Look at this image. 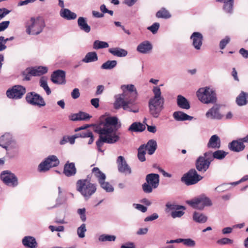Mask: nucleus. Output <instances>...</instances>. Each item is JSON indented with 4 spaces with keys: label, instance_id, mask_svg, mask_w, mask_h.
<instances>
[{
    "label": "nucleus",
    "instance_id": "64",
    "mask_svg": "<svg viewBox=\"0 0 248 248\" xmlns=\"http://www.w3.org/2000/svg\"><path fill=\"white\" fill-rule=\"evenodd\" d=\"M133 205L135 207V208L142 212V213H145L147 211V208L146 207L140 204H134Z\"/></svg>",
    "mask_w": 248,
    "mask_h": 248
},
{
    "label": "nucleus",
    "instance_id": "2",
    "mask_svg": "<svg viewBox=\"0 0 248 248\" xmlns=\"http://www.w3.org/2000/svg\"><path fill=\"white\" fill-rule=\"evenodd\" d=\"M153 92L154 96L148 102L149 112L153 117L157 118L164 109L165 100L161 96V90L159 87H154Z\"/></svg>",
    "mask_w": 248,
    "mask_h": 248
},
{
    "label": "nucleus",
    "instance_id": "35",
    "mask_svg": "<svg viewBox=\"0 0 248 248\" xmlns=\"http://www.w3.org/2000/svg\"><path fill=\"white\" fill-rule=\"evenodd\" d=\"M108 52L113 55L119 57H125L127 55V51L126 50L120 47L109 48Z\"/></svg>",
    "mask_w": 248,
    "mask_h": 248
},
{
    "label": "nucleus",
    "instance_id": "17",
    "mask_svg": "<svg viewBox=\"0 0 248 248\" xmlns=\"http://www.w3.org/2000/svg\"><path fill=\"white\" fill-rule=\"evenodd\" d=\"M116 163L117 164L118 170L119 172L125 174H130L131 169L127 163L125 158L123 156H119L117 157Z\"/></svg>",
    "mask_w": 248,
    "mask_h": 248
},
{
    "label": "nucleus",
    "instance_id": "60",
    "mask_svg": "<svg viewBox=\"0 0 248 248\" xmlns=\"http://www.w3.org/2000/svg\"><path fill=\"white\" fill-rule=\"evenodd\" d=\"M49 229L51 231V232H53L54 231L57 232H63L64 231V228L63 226H59L57 227H55L54 226L50 225L49 226Z\"/></svg>",
    "mask_w": 248,
    "mask_h": 248
},
{
    "label": "nucleus",
    "instance_id": "3",
    "mask_svg": "<svg viewBox=\"0 0 248 248\" xmlns=\"http://www.w3.org/2000/svg\"><path fill=\"white\" fill-rule=\"evenodd\" d=\"M0 146L6 150V156L9 158H13L18 154L19 146L9 133H6L0 137Z\"/></svg>",
    "mask_w": 248,
    "mask_h": 248
},
{
    "label": "nucleus",
    "instance_id": "5",
    "mask_svg": "<svg viewBox=\"0 0 248 248\" xmlns=\"http://www.w3.org/2000/svg\"><path fill=\"white\" fill-rule=\"evenodd\" d=\"M115 100L114 102V108L118 109L121 108L124 110L134 113H138L139 111L138 108L135 106V103L133 100H130L127 97L122 93L116 95Z\"/></svg>",
    "mask_w": 248,
    "mask_h": 248
},
{
    "label": "nucleus",
    "instance_id": "41",
    "mask_svg": "<svg viewBox=\"0 0 248 248\" xmlns=\"http://www.w3.org/2000/svg\"><path fill=\"white\" fill-rule=\"evenodd\" d=\"M156 16L158 18L168 19L171 17V15L165 8H162L156 12Z\"/></svg>",
    "mask_w": 248,
    "mask_h": 248
},
{
    "label": "nucleus",
    "instance_id": "58",
    "mask_svg": "<svg viewBox=\"0 0 248 248\" xmlns=\"http://www.w3.org/2000/svg\"><path fill=\"white\" fill-rule=\"evenodd\" d=\"M184 214L185 212L183 211H172L171 213V216L172 217L175 218L176 217H181L184 215Z\"/></svg>",
    "mask_w": 248,
    "mask_h": 248
},
{
    "label": "nucleus",
    "instance_id": "50",
    "mask_svg": "<svg viewBox=\"0 0 248 248\" xmlns=\"http://www.w3.org/2000/svg\"><path fill=\"white\" fill-rule=\"evenodd\" d=\"M160 27V24L158 22L153 23L151 26L147 28V29L152 32L153 34H155Z\"/></svg>",
    "mask_w": 248,
    "mask_h": 248
},
{
    "label": "nucleus",
    "instance_id": "61",
    "mask_svg": "<svg viewBox=\"0 0 248 248\" xmlns=\"http://www.w3.org/2000/svg\"><path fill=\"white\" fill-rule=\"evenodd\" d=\"M10 24L9 21H4L0 23V32L6 29Z\"/></svg>",
    "mask_w": 248,
    "mask_h": 248
},
{
    "label": "nucleus",
    "instance_id": "27",
    "mask_svg": "<svg viewBox=\"0 0 248 248\" xmlns=\"http://www.w3.org/2000/svg\"><path fill=\"white\" fill-rule=\"evenodd\" d=\"M91 116L88 113L79 111L78 113L71 114L70 117V120L73 121H85L89 119Z\"/></svg>",
    "mask_w": 248,
    "mask_h": 248
},
{
    "label": "nucleus",
    "instance_id": "26",
    "mask_svg": "<svg viewBox=\"0 0 248 248\" xmlns=\"http://www.w3.org/2000/svg\"><path fill=\"white\" fill-rule=\"evenodd\" d=\"M23 245L28 248H36L37 243L34 237L30 236H25L22 241Z\"/></svg>",
    "mask_w": 248,
    "mask_h": 248
},
{
    "label": "nucleus",
    "instance_id": "18",
    "mask_svg": "<svg viewBox=\"0 0 248 248\" xmlns=\"http://www.w3.org/2000/svg\"><path fill=\"white\" fill-rule=\"evenodd\" d=\"M192 44L196 50H200L202 45L203 37L202 34L199 32H194L190 37Z\"/></svg>",
    "mask_w": 248,
    "mask_h": 248
},
{
    "label": "nucleus",
    "instance_id": "43",
    "mask_svg": "<svg viewBox=\"0 0 248 248\" xmlns=\"http://www.w3.org/2000/svg\"><path fill=\"white\" fill-rule=\"evenodd\" d=\"M108 46L109 45L107 42L99 40H95L93 44V48L95 49L107 48Z\"/></svg>",
    "mask_w": 248,
    "mask_h": 248
},
{
    "label": "nucleus",
    "instance_id": "30",
    "mask_svg": "<svg viewBox=\"0 0 248 248\" xmlns=\"http://www.w3.org/2000/svg\"><path fill=\"white\" fill-rule=\"evenodd\" d=\"M144 145V149L147 151L149 155L154 154L157 149V145L156 141L154 140H150L146 144H142Z\"/></svg>",
    "mask_w": 248,
    "mask_h": 248
},
{
    "label": "nucleus",
    "instance_id": "8",
    "mask_svg": "<svg viewBox=\"0 0 248 248\" xmlns=\"http://www.w3.org/2000/svg\"><path fill=\"white\" fill-rule=\"evenodd\" d=\"M45 26L44 20L31 17L26 26V32L28 34L38 35L42 31Z\"/></svg>",
    "mask_w": 248,
    "mask_h": 248
},
{
    "label": "nucleus",
    "instance_id": "40",
    "mask_svg": "<svg viewBox=\"0 0 248 248\" xmlns=\"http://www.w3.org/2000/svg\"><path fill=\"white\" fill-rule=\"evenodd\" d=\"M92 173L97 178L98 182L100 180H105L106 176L105 173L102 172L97 167H94L92 169Z\"/></svg>",
    "mask_w": 248,
    "mask_h": 248
},
{
    "label": "nucleus",
    "instance_id": "55",
    "mask_svg": "<svg viewBox=\"0 0 248 248\" xmlns=\"http://www.w3.org/2000/svg\"><path fill=\"white\" fill-rule=\"evenodd\" d=\"M183 244L187 247L193 248L195 247L196 243L195 241L190 238H186L185 239Z\"/></svg>",
    "mask_w": 248,
    "mask_h": 248
},
{
    "label": "nucleus",
    "instance_id": "32",
    "mask_svg": "<svg viewBox=\"0 0 248 248\" xmlns=\"http://www.w3.org/2000/svg\"><path fill=\"white\" fill-rule=\"evenodd\" d=\"M78 25L81 31L86 33L91 31V27L87 24L86 18L84 17H79L78 19Z\"/></svg>",
    "mask_w": 248,
    "mask_h": 248
},
{
    "label": "nucleus",
    "instance_id": "28",
    "mask_svg": "<svg viewBox=\"0 0 248 248\" xmlns=\"http://www.w3.org/2000/svg\"><path fill=\"white\" fill-rule=\"evenodd\" d=\"M60 16L66 20H74L77 17V14L67 8L62 9L60 11Z\"/></svg>",
    "mask_w": 248,
    "mask_h": 248
},
{
    "label": "nucleus",
    "instance_id": "51",
    "mask_svg": "<svg viewBox=\"0 0 248 248\" xmlns=\"http://www.w3.org/2000/svg\"><path fill=\"white\" fill-rule=\"evenodd\" d=\"M230 38L228 36H225L219 42V48L220 49H223L226 45L230 42Z\"/></svg>",
    "mask_w": 248,
    "mask_h": 248
},
{
    "label": "nucleus",
    "instance_id": "36",
    "mask_svg": "<svg viewBox=\"0 0 248 248\" xmlns=\"http://www.w3.org/2000/svg\"><path fill=\"white\" fill-rule=\"evenodd\" d=\"M208 217L204 214L194 212L193 214V220L199 223H204L207 220Z\"/></svg>",
    "mask_w": 248,
    "mask_h": 248
},
{
    "label": "nucleus",
    "instance_id": "4",
    "mask_svg": "<svg viewBox=\"0 0 248 248\" xmlns=\"http://www.w3.org/2000/svg\"><path fill=\"white\" fill-rule=\"evenodd\" d=\"M89 175L86 179H79L76 183V189L86 200H89L97 189L96 184L91 183Z\"/></svg>",
    "mask_w": 248,
    "mask_h": 248
},
{
    "label": "nucleus",
    "instance_id": "1",
    "mask_svg": "<svg viewBox=\"0 0 248 248\" xmlns=\"http://www.w3.org/2000/svg\"><path fill=\"white\" fill-rule=\"evenodd\" d=\"M121 126V124L118 122V119L116 116L108 117L105 119V123L95 126L94 131L99 135L96 142L98 151L104 152L101 147L104 143L113 144L119 141L120 135L116 132Z\"/></svg>",
    "mask_w": 248,
    "mask_h": 248
},
{
    "label": "nucleus",
    "instance_id": "25",
    "mask_svg": "<svg viewBox=\"0 0 248 248\" xmlns=\"http://www.w3.org/2000/svg\"><path fill=\"white\" fill-rule=\"evenodd\" d=\"M172 116L177 121H191L193 119V117L189 116L181 111L174 112Z\"/></svg>",
    "mask_w": 248,
    "mask_h": 248
},
{
    "label": "nucleus",
    "instance_id": "34",
    "mask_svg": "<svg viewBox=\"0 0 248 248\" xmlns=\"http://www.w3.org/2000/svg\"><path fill=\"white\" fill-rule=\"evenodd\" d=\"M145 128V124L140 122H134L131 124L128 130L131 132H141L144 131Z\"/></svg>",
    "mask_w": 248,
    "mask_h": 248
},
{
    "label": "nucleus",
    "instance_id": "42",
    "mask_svg": "<svg viewBox=\"0 0 248 248\" xmlns=\"http://www.w3.org/2000/svg\"><path fill=\"white\" fill-rule=\"evenodd\" d=\"M101 187L107 192H112L114 191V188L108 182L105 180H100L98 182Z\"/></svg>",
    "mask_w": 248,
    "mask_h": 248
},
{
    "label": "nucleus",
    "instance_id": "22",
    "mask_svg": "<svg viewBox=\"0 0 248 248\" xmlns=\"http://www.w3.org/2000/svg\"><path fill=\"white\" fill-rule=\"evenodd\" d=\"M77 173V169L73 162H66L63 167V173L67 177L74 176Z\"/></svg>",
    "mask_w": 248,
    "mask_h": 248
},
{
    "label": "nucleus",
    "instance_id": "9",
    "mask_svg": "<svg viewBox=\"0 0 248 248\" xmlns=\"http://www.w3.org/2000/svg\"><path fill=\"white\" fill-rule=\"evenodd\" d=\"M186 203L193 208L199 210H203L204 207L210 206L212 204L211 200L204 195L187 201Z\"/></svg>",
    "mask_w": 248,
    "mask_h": 248
},
{
    "label": "nucleus",
    "instance_id": "14",
    "mask_svg": "<svg viewBox=\"0 0 248 248\" xmlns=\"http://www.w3.org/2000/svg\"><path fill=\"white\" fill-rule=\"evenodd\" d=\"M26 93V88L21 85H15L6 92L7 97L11 99H21Z\"/></svg>",
    "mask_w": 248,
    "mask_h": 248
},
{
    "label": "nucleus",
    "instance_id": "31",
    "mask_svg": "<svg viewBox=\"0 0 248 248\" xmlns=\"http://www.w3.org/2000/svg\"><path fill=\"white\" fill-rule=\"evenodd\" d=\"M48 69L46 66H38L31 68V72L32 76H40L47 73Z\"/></svg>",
    "mask_w": 248,
    "mask_h": 248
},
{
    "label": "nucleus",
    "instance_id": "37",
    "mask_svg": "<svg viewBox=\"0 0 248 248\" xmlns=\"http://www.w3.org/2000/svg\"><path fill=\"white\" fill-rule=\"evenodd\" d=\"M98 60V56L95 52H90L86 54L82 62L85 63H90L96 62Z\"/></svg>",
    "mask_w": 248,
    "mask_h": 248
},
{
    "label": "nucleus",
    "instance_id": "45",
    "mask_svg": "<svg viewBox=\"0 0 248 248\" xmlns=\"http://www.w3.org/2000/svg\"><path fill=\"white\" fill-rule=\"evenodd\" d=\"M115 239L116 236L115 235L106 234H101L98 237V240L100 242H111L114 241Z\"/></svg>",
    "mask_w": 248,
    "mask_h": 248
},
{
    "label": "nucleus",
    "instance_id": "49",
    "mask_svg": "<svg viewBox=\"0 0 248 248\" xmlns=\"http://www.w3.org/2000/svg\"><path fill=\"white\" fill-rule=\"evenodd\" d=\"M202 157H204L205 160L208 161L210 164H211V162L214 159V157H213V152L211 151H208L204 153Z\"/></svg>",
    "mask_w": 248,
    "mask_h": 248
},
{
    "label": "nucleus",
    "instance_id": "15",
    "mask_svg": "<svg viewBox=\"0 0 248 248\" xmlns=\"http://www.w3.org/2000/svg\"><path fill=\"white\" fill-rule=\"evenodd\" d=\"M121 88L123 91L122 94L135 103L138 97V92L135 86L133 84L123 85Z\"/></svg>",
    "mask_w": 248,
    "mask_h": 248
},
{
    "label": "nucleus",
    "instance_id": "59",
    "mask_svg": "<svg viewBox=\"0 0 248 248\" xmlns=\"http://www.w3.org/2000/svg\"><path fill=\"white\" fill-rule=\"evenodd\" d=\"M158 218V215L156 213H154L152 215L147 217L144 218V221H152Z\"/></svg>",
    "mask_w": 248,
    "mask_h": 248
},
{
    "label": "nucleus",
    "instance_id": "62",
    "mask_svg": "<svg viewBox=\"0 0 248 248\" xmlns=\"http://www.w3.org/2000/svg\"><path fill=\"white\" fill-rule=\"evenodd\" d=\"M10 11L6 8H3L0 9V20L3 18L5 16L8 15Z\"/></svg>",
    "mask_w": 248,
    "mask_h": 248
},
{
    "label": "nucleus",
    "instance_id": "52",
    "mask_svg": "<svg viewBox=\"0 0 248 248\" xmlns=\"http://www.w3.org/2000/svg\"><path fill=\"white\" fill-rule=\"evenodd\" d=\"M232 243L233 241L232 239L226 237L220 239L217 241V243L219 245L231 244Z\"/></svg>",
    "mask_w": 248,
    "mask_h": 248
},
{
    "label": "nucleus",
    "instance_id": "20",
    "mask_svg": "<svg viewBox=\"0 0 248 248\" xmlns=\"http://www.w3.org/2000/svg\"><path fill=\"white\" fill-rule=\"evenodd\" d=\"M196 167L197 170L201 172H205L209 168L210 164L204 159L202 156H200L196 160Z\"/></svg>",
    "mask_w": 248,
    "mask_h": 248
},
{
    "label": "nucleus",
    "instance_id": "21",
    "mask_svg": "<svg viewBox=\"0 0 248 248\" xmlns=\"http://www.w3.org/2000/svg\"><path fill=\"white\" fill-rule=\"evenodd\" d=\"M228 148L230 150L235 152H240L243 151L245 148V145L244 143L240 140L239 139L236 140H233L228 144Z\"/></svg>",
    "mask_w": 248,
    "mask_h": 248
},
{
    "label": "nucleus",
    "instance_id": "24",
    "mask_svg": "<svg viewBox=\"0 0 248 248\" xmlns=\"http://www.w3.org/2000/svg\"><path fill=\"white\" fill-rule=\"evenodd\" d=\"M153 48L152 44L149 41L140 43L137 47V50L142 54L148 53Z\"/></svg>",
    "mask_w": 248,
    "mask_h": 248
},
{
    "label": "nucleus",
    "instance_id": "13",
    "mask_svg": "<svg viewBox=\"0 0 248 248\" xmlns=\"http://www.w3.org/2000/svg\"><path fill=\"white\" fill-rule=\"evenodd\" d=\"M0 179L4 184L13 187L16 186L18 179L16 175L9 170H4L0 174Z\"/></svg>",
    "mask_w": 248,
    "mask_h": 248
},
{
    "label": "nucleus",
    "instance_id": "38",
    "mask_svg": "<svg viewBox=\"0 0 248 248\" xmlns=\"http://www.w3.org/2000/svg\"><path fill=\"white\" fill-rule=\"evenodd\" d=\"M234 0H225L223 3V10L229 14H232L233 10Z\"/></svg>",
    "mask_w": 248,
    "mask_h": 248
},
{
    "label": "nucleus",
    "instance_id": "63",
    "mask_svg": "<svg viewBox=\"0 0 248 248\" xmlns=\"http://www.w3.org/2000/svg\"><path fill=\"white\" fill-rule=\"evenodd\" d=\"M80 96V93L78 89L75 88L71 92V96L74 99H77Z\"/></svg>",
    "mask_w": 248,
    "mask_h": 248
},
{
    "label": "nucleus",
    "instance_id": "46",
    "mask_svg": "<svg viewBox=\"0 0 248 248\" xmlns=\"http://www.w3.org/2000/svg\"><path fill=\"white\" fill-rule=\"evenodd\" d=\"M228 153L223 150H217L213 152L214 159L222 160L228 155Z\"/></svg>",
    "mask_w": 248,
    "mask_h": 248
},
{
    "label": "nucleus",
    "instance_id": "57",
    "mask_svg": "<svg viewBox=\"0 0 248 248\" xmlns=\"http://www.w3.org/2000/svg\"><path fill=\"white\" fill-rule=\"evenodd\" d=\"M31 68H28L25 71L22 72V75L24 77V79L27 81H29L31 79V77L32 74L30 73Z\"/></svg>",
    "mask_w": 248,
    "mask_h": 248
},
{
    "label": "nucleus",
    "instance_id": "16",
    "mask_svg": "<svg viewBox=\"0 0 248 248\" xmlns=\"http://www.w3.org/2000/svg\"><path fill=\"white\" fill-rule=\"evenodd\" d=\"M65 72L62 70H57L53 72L51 75V80L57 84H65L66 83Z\"/></svg>",
    "mask_w": 248,
    "mask_h": 248
},
{
    "label": "nucleus",
    "instance_id": "10",
    "mask_svg": "<svg viewBox=\"0 0 248 248\" xmlns=\"http://www.w3.org/2000/svg\"><path fill=\"white\" fill-rule=\"evenodd\" d=\"M202 178L203 177L198 174L194 169H192L184 174L181 181L186 186H191L197 184Z\"/></svg>",
    "mask_w": 248,
    "mask_h": 248
},
{
    "label": "nucleus",
    "instance_id": "29",
    "mask_svg": "<svg viewBox=\"0 0 248 248\" xmlns=\"http://www.w3.org/2000/svg\"><path fill=\"white\" fill-rule=\"evenodd\" d=\"M177 105L181 108L189 109L190 105L188 100L182 95H178L177 97Z\"/></svg>",
    "mask_w": 248,
    "mask_h": 248
},
{
    "label": "nucleus",
    "instance_id": "7",
    "mask_svg": "<svg viewBox=\"0 0 248 248\" xmlns=\"http://www.w3.org/2000/svg\"><path fill=\"white\" fill-rule=\"evenodd\" d=\"M146 182L142 184V188L145 193H150L153 188H156L159 184V175L156 173H150L146 176Z\"/></svg>",
    "mask_w": 248,
    "mask_h": 248
},
{
    "label": "nucleus",
    "instance_id": "53",
    "mask_svg": "<svg viewBox=\"0 0 248 248\" xmlns=\"http://www.w3.org/2000/svg\"><path fill=\"white\" fill-rule=\"evenodd\" d=\"M105 123L104 121H101L98 124H85L83 126H81L80 127H78L75 129V132H78L79 131L82 130H85L87 128H89L91 126H93L94 127V129L95 128V126L97 125H99L101 123Z\"/></svg>",
    "mask_w": 248,
    "mask_h": 248
},
{
    "label": "nucleus",
    "instance_id": "56",
    "mask_svg": "<svg viewBox=\"0 0 248 248\" xmlns=\"http://www.w3.org/2000/svg\"><path fill=\"white\" fill-rule=\"evenodd\" d=\"M92 131L90 130H87L86 131L81 132L78 133L76 134L78 138H85L89 137V136H91Z\"/></svg>",
    "mask_w": 248,
    "mask_h": 248
},
{
    "label": "nucleus",
    "instance_id": "47",
    "mask_svg": "<svg viewBox=\"0 0 248 248\" xmlns=\"http://www.w3.org/2000/svg\"><path fill=\"white\" fill-rule=\"evenodd\" d=\"M143 147L144 145H140L138 150V157L141 162H143L146 160L145 156L146 150L144 149Z\"/></svg>",
    "mask_w": 248,
    "mask_h": 248
},
{
    "label": "nucleus",
    "instance_id": "19",
    "mask_svg": "<svg viewBox=\"0 0 248 248\" xmlns=\"http://www.w3.org/2000/svg\"><path fill=\"white\" fill-rule=\"evenodd\" d=\"M220 107L218 105H214L206 113L205 116L207 118L214 120H220L223 115L219 112Z\"/></svg>",
    "mask_w": 248,
    "mask_h": 248
},
{
    "label": "nucleus",
    "instance_id": "23",
    "mask_svg": "<svg viewBox=\"0 0 248 248\" xmlns=\"http://www.w3.org/2000/svg\"><path fill=\"white\" fill-rule=\"evenodd\" d=\"M221 146V140L219 137L217 135H212L207 144V147L209 149H217L220 148Z\"/></svg>",
    "mask_w": 248,
    "mask_h": 248
},
{
    "label": "nucleus",
    "instance_id": "39",
    "mask_svg": "<svg viewBox=\"0 0 248 248\" xmlns=\"http://www.w3.org/2000/svg\"><path fill=\"white\" fill-rule=\"evenodd\" d=\"M117 62L116 60H108L103 63L101 66V69L104 70H111L117 65Z\"/></svg>",
    "mask_w": 248,
    "mask_h": 248
},
{
    "label": "nucleus",
    "instance_id": "44",
    "mask_svg": "<svg viewBox=\"0 0 248 248\" xmlns=\"http://www.w3.org/2000/svg\"><path fill=\"white\" fill-rule=\"evenodd\" d=\"M67 201V198L64 196H58L56 199L55 204L51 207L48 208V209H51L54 208H56L60 206V205L65 203Z\"/></svg>",
    "mask_w": 248,
    "mask_h": 248
},
{
    "label": "nucleus",
    "instance_id": "33",
    "mask_svg": "<svg viewBox=\"0 0 248 248\" xmlns=\"http://www.w3.org/2000/svg\"><path fill=\"white\" fill-rule=\"evenodd\" d=\"M248 93L242 91L236 98V103L239 106H243L248 104Z\"/></svg>",
    "mask_w": 248,
    "mask_h": 248
},
{
    "label": "nucleus",
    "instance_id": "6",
    "mask_svg": "<svg viewBox=\"0 0 248 248\" xmlns=\"http://www.w3.org/2000/svg\"><path fill=\"white\" fill-rule=\"evenodd\" d=\"M196 94L199 100L204 104H214L217 102L216 93L208 87L200 88Z\"/></svg>",
    "mask_w": 248,
    "mask_h": 248
},
{
    "label": "nucleus",
    "instance_id": "54",
    "mask_svg": "<svg viewBox=\"0 0 248 248\" xmlns=\"http://www.w3.org/2000/svg\"><path fill=\"white\" fill-rule=\"evenodd\" d=\"M77 213L79 215L80 218L83 222L86 220V209L85 208L78 209Z\"/></svg>",
    "mask_w": 248,
    "mask_h": 248
},
{
    "label": "nucleus",
    "instance_id": "12",
    "mask_svg": "<svg viewBox=\"0 0 248 248\" xmlns=\"http://www.w3.org/2000/svg\"><path fill=\"white\" fill-rule=\"evenodd\" d=\"M25 99L28 104L39 108L44 107L46 104L42 96L34 92L28 93Z\"/></svg>",
    "mask_w": 248,
    "mask_h": 248
},
{
    "label": "nucleus",
    "instance_id": "48",
    "mask_svg": "<svg viewBox=\"0 0 248 248\" xmlns=\"http://www.w3.org/2000/svg\"><path fill=\"white\" fill-rule=\"evenodd\" d=\"M87 229L86 224L85 223L82 224L77 229V234L78 236L80 238H84L85 236V233Z\"/></svg>",
    "mask_w": 248,
    "mask_h": 248
},
{
    "label": "nucleus",
    "instance_id": "11",
    "mask_svg": "<svg viewBox=\"0 0 248 248\" xmlns=\"http://www.w3.org/2000/svg\"><path fill=\"white\" fill-rule=\"evenodd\" d=\"M59 164V160L56 155H49L40 163L38 166V170L39 172H45L52 167L58 166Z\"/></svg>",
    "mask_w": 248,
    "mask_h": 248
}]
</instances>
